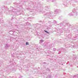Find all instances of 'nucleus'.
Instances as JSON below:
<instances>
[{"label": "nucleus", "instance_id": "f257e3e1", "mask_svg": "<svg viewBox=\"0 0 78 78\" xmlns=\"http://www.w3.org/2000/svg\"><path fill=\"white\" fill-rule=\"evenodd\" d=\"M26 44L27 45H29V43L28 42H27L26 43Z\"/></svg>", "mask_w": 78, "mask_h": 78}, {"label": "nucleus", "instance_id": "f03ea898", "mask_svg": "<svg viewBox=\"0 0 78 78\" xmlns=\"http://www.w3.org/2000/svg\"><path fill=\"white\" fill-rule=\"evenodd\" d=\"M44 31L46 32V33H48V32L46 30H45Z\"/></svg>", "mask_w": 78, "mask_h": 78}]
</instances>
